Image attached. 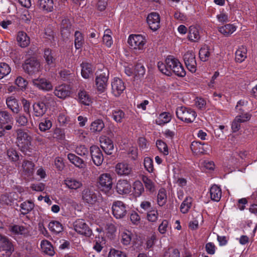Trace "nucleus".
I'll return each mask as SVG.
<instances>
[{"instance_id":"nucleus-1","label":"nucleus","mask_w":257,"mask_h":257,"mask_svg":"<svg viewBox=\"0 0 257 257\" xmlns=\"http://www.w3.org/2000/svg\"><path fill=\"white\" fill-rule=\"evenodd\" d=\"M16 144L22 152H27L31 146L32 138L29 131L18 129L16 132Z\"/></svg>"},{"instance_id":"nucleus-2","label":"nucleus","mask_w":257,"mask_h":257,"mask_svg":"<svg viewBox=\"0 0 257 257\" xmlns=\"http://www.w3.org/2000/svg\"><path fill=\"white\" fill-rule=\"evenodd\" d=\"M176 114L178 119L188 123L193 122L197 116V113L194 109L184 106L176 108Z\"/></svg>"},{"instance_id":"nucleus-3","label":"nucleus","mask_w":257,"mask_h":257,"mask_svg":"<svg viewBox=\"0 0 257 257\" xmlns=\"http://www.w3.org/2000/svg\"><path fill=\"white\" fill-rule=\"evenodd\" d=\"M23 68L28 74L33 75L40 71V64L36 58L32 57L25 60Z\"/></svg>"},{"instance_id":"nucleus-4","label":"nucleus","mask_w":257,"mask_h":257,"mask_svg":"<svg viewBox=\"0 0 257 257\" xmlns=\"http://www.w3.org/2000/svg\"><path fill=\"white\" fill-rule=\"evenodd\" d=\"M13 251L12 244L8 238L0 234V256L9 257Z\"/></svg>"},{"instance_id":"nucleus-5","label":"nucleus","mask_w":257,"mask_h":257,"mask_svg":"<svg viewBox=\"0 0 257 257\" xmlns=\"http://www.w3.org/2000/svg\"><path fill=\"white\" fill-rule=\"evenodd\" d=\"M111 209L113 215L116 219L124 218L127 213L126 205L121 201L113 202Z\"/></svg>"},{"instance_id":"nucleus-6","label":"nucleus","mask_w":257,"mask_h":257,"mask_svg":"<svg viewBox=\"0 0 257 257\" xmlns=\"http://www.w3.org/2000/svg\"><path fill=\"white\" fill-rule=\"evenodd\" d=\"M128 43L132 49L143 50L146 43V40L141 35H131L128 39Z\"/></svg>"},{"instance_id":"nucleus-7","label":"nucleus","mask_w":257,"mask_h":257,"mask_svg":"<svg viewBox=\"0 0 257 257\" xmlns=\"http://www.w3.org/2000/svg\"><path fill=\"white\" fill-rule=\"evenodd\" d=\"M73 228L78 233L85 236L89 237L92 234L91 229L82 219H77L73 223Z\"/></svg>"},{"instance_id":"nucleus-8","label":"nucleus","mask_w":257,"mask_h":257,"mask_svg":"<svg viewBox=\"0 0 257 257\" xmlns=\"http://www.w3.org/2000/svg\"><path fill=\"white\" fill-rule=\"evenodd\" d=\"M183 60L188 70L192 73L195 72L197 63L194 52L192 51H188L186 52L183 55Z\"/></svg>"},{"instance_id":"nucleus-9","label":"nucleus","mask_w":257,"mask_h":257,"mask_svg":"<svg viewBox=\"0 0 257 257\" xmlns=\"http://www.w3.org/2000/svg\"><path fill=\"white\" fill-rule=\"evenodd\" d=\"M98 74L95 78V84L97 90L100 92H103L106 88L108 78V71L104 69Z\"/></svg>"},{"instance_id":"nucleus-10","label":"nucleus","mask_w":257,"mask_h":257,"mask_svg":"<svg viewBox=\"0 0 257 257\" xmlns=\"http://www.w3.org/2000/svg\"><path fill=\"white\" fill-rule=\"evenodd\" d=\"M99 188L105 193L109 191L112 186V180L109 174L104 173L101 174L98 179Z\"/></svg>"},{"instance_id":"nucleus-11","label":"nucleus","mask_w":257,"mask_h":257,"mask_svg":"<svg viewBox=\"0 0 257 257\" xmlns=\"http://www.w3.org/2000/svg\"><path fill=\"white\" fill-rule=\"evenodd\" d=\"M47 100V98L45 97L33 104V109L35 116L42 117L46 112L48 109Z\"/></svg>"},{"instance_id":"nucleus-12","label":"nucleus","mask_w":257,"mask_h":257,"mask_svg":"<svg viewBox=\"0 0 257 257\" xmlns=\"http://www.w3.org/2000/svg\"><path fill=\"white\" fill-rule=\"evenodd\" d=\"M33 85L39 90L49 91L53 89L51 82L45 78L38 77L32 80Z\"/></svg>"},{"instance_id":"nucleus-13","label":"nucleus","mask_w":257,"mask_h":257,"mask_svg":"<svg viewBox=\"0 0 257 257\" xmlns=\"http://www.w3.org/2000/svg\"><path fill=\"white\" fill-rule=\"evenodd\" d=\"M83 200L88 204H94L97 200V195L91 188L86 187L82 192Z\"/></svg>"},{"instance_id":"nucleus-14","label":"nucleus","mask_w":257,"mask_h":257,"mask_svg":"<svg viewBox=\"0 0 257 257\" xmlns=\"http://www.w3.org/2000/svg\"><path fill=\"white\" fill-rule=\"evenodd\" d=\"M90 152L91 159L94 164L97 166H100L104 160L101 151L97 146H92L90 148Z\"/></svg>"},{"instance_id":"nucleus-15","label":"nucleus","mask_w":257,"mask_h":257,"mask_svg":"<svg viewBox=\"0 0 257 257\" xmlns=\"http://www.w3.org/2000/svg\"><path fill=\"white\" fill-rule=\"evenodd\" d=\"M150 28L154 31H157L160 26V18L157 13L150 14L147 19Z\"/></svg>"},{"instance_id":"nucleus-16","label":"nucleus","mask_w":257,"mask_h":257,"mask_svg":"<svg viewBox=\"0 0 257 257\" xmlns=\"http://www.w3.org/2000/svg\"><path fill=\"white\" fill-rule=\"evenodd\" d=\"M125 86L122 80L118 78H114L111 82L112 92L115 96H119L125 90Z\"/></svg>"},{"instance_id":"nucleus-17","label":"nucleus","mask_w":257,"mask_h":257,"mask_svg":"<svg viewBox=\"0 0 257 257\" xmlns=\"http://www.w3.org/2000/svg\"><path fill=\"white\" fill-rule=\"evenodd\" d=\"M117 192L121 195L127 194L131 192V184L125 180H119L116 185Z\"/></svg>"},{"instance_id":"nucleus-18","label":"nucleus","mask_w":257,"mask_h":257,"mask_svg":"<svg viewBox=\"0 0 257 257\" xmlns=\"http://www.w3.org/2000/svg\"><path fill=\"white\" fill-rule=\"evenodd\" d=\"M115 172L119 175L127 176L132 173V168L126 163H119L115 166Z\"/></svg>"},{"instance_id":"nucleus-19","label":"nucleus","mask_w":257,"mask_h":257,"mask_svg":"<svg viewBox=\"0 0 257 257\" xmlns=\"http://www.w3.org/2000/svg\"><path fill=\"white\" fill-rule=\"evenodd\" d=\"M38 8L47 13L51 12L54 9V3L53 0H38L37 2Z\"/></svg>"},{"instance_id":"nucleus-20","label":"nucleus","mask_w":257,"mask_h":257,"mask_svg":"<svg viewBox=\"0 0 257 257\" xmlns=\"http://www.w3.org/2000/svg\"><path fill=\"white\" fill-rule=\"evenodd\" d=\"M72 31L71 24L69 19H64L62 20L61 27L62 36L64 38H68Z\"/></svg>"},{"instance_id":"nucleus-21","label":"nucleus","mask_w":257,"mask_h":257,"mask_svg":"<svg viewBox=\"0 0 257 257\" xmlns=\"http://www.w3.org/2000/svg\"><path fill=\"white\" fill-rule=\"evenodd\" d=\"M101 147L103 151L107 155L112 154L113 144L112 141L108 138H102L100 140Z\"/></svg>"},{"instance_id":"nucleus-22","label":"nucleus","mask_w":257,"mask_h":257,"mask_svg":"<svg viewBox=\"0 0 257 257\" xmlns=\"http://www.w3.org/2000/svg\"><path fill=\"white\" fill-rule=\"evenodd\" d=\"M54 93L58 97L64 99L70 94L69 87L65 85H60L56 87Z\"/></svg>"},{"instance_id":"nucleus-23","label":"nucleus","mask_w":257,"mask_h":257,"mask_svg":"<svg viewBox=\"0 0 257 257\" xmlns=\"http://www.w3.org/2000/svg\"><path fill=\"white\" fill-rule=\"evenodd\" d=\"M17 41L19 45L22 48H26L30 43V39L29 37L23 31L18 32Z\"/></svg>"},{"instance_id":"nucleus-24","label":"nucleus","mask_w":257,"mask_h":257,"mask_svg":"<svg viewBox=\"0 0 257 257\" xmlns=\"http://www.w3.org/2000/svg\"><path fill=\"white\" fill-rule=\"evenodd\" d=\"M6 103L8 108L14 113H18L20 111L21 108L19 105L18 101L14 97H9L6 100Z\"/></svg>"},{"instance_id":"nucleus-25","label":"nucleus","mask_w":257,"mask_h":257,"mask_svg":"<svg viewBox=\"0 0 257 257\" xmlns=\"http://www.w3.org/2000/svg\"><path fill=\"white\" fill-rule=\"evenodd\" d=\"M64 184L70 189L76 190L82 186V183L73 178H67L64 180Z\"/></svg>"},{"instance_id":"nucleus-26","label":"nucleus","mask_w":257,"mask_h":257,"mask_svg":"<svg viewBox=\"0 0 257 257\" xmlns=\"http://www.w3.org/2000/svg\"><path fill=\"white\" fill-rule=\"evenodd\" d=\"M221 190L219 187L216 185H213L210 189V195L211 200L218 202L221 197Z\"/></svg>"},{"instance_id":"nucleus-27","label":"nucleus","mask_w":257,"mask_h":257,"mask_svg":"<svg viewBox=\"0 0 257 257\" xmlns=\"http://www.w3.org/2000/svg\"><path fill=\"white\" fill-rule=\"evenodd\" d=\"M236 28L235 26L232 24H226L224 26L219 27L218 30L219 32L225 37H228L232 34Z\"/></svg>"},{"instance_id":"nucleus-28","label":"nucleus","mask_w":257,"mask_h":257,"mask_svg":"<svg viewBox=\"0 0 257 257\" xmlns=\"http://www.w3.org/2000/svg\"><path fill=\"white\" fill-rule=\"evenodd\" d=\"M247 49L244 46H241L235 52V59L238 63L242 62L246 58Z\"/></svg>"},{"instance_id":"nucleus-29","label":"nucleus","mask_w":257,"mask_h":257,"mask_svg":"<svg viewBox=\"0 0 257 257\" xmlns=\"http://www.w3.org/2000/svg\"><path fill=\"white\" fill-rule=\"evenodd\" d=\"M41 247L42 251L45 254L50 256H53L54 254L55 251L54 248L49 241L47 240H42L41 242Z\"/></svg>"},{"instance_id":"nucleus-30","label":"nucleus","mask_w":257,"mask_h":257,"mask_svg":"<svg viewBox=\"0 0 257 257\" xmlns=\"http://www.w3.org/2000/svg\"><path fill=\"white\" fill-rule=\"evenodd\" d=\"M67 158L70 162L77 167L83 168L85 166L84 161L73 154L69 153L67 155Z\"/></svg>"},{"instance_id":"nucleus-31","label":"nucleus","mask_w":257,"mask_h":257,"mask_svg":"<svg viewBox=\"0 0 257 257\" xmlns=\"http://www.w3.org/2000/svg\"><path fill=\"white\" fill-rule=\"evenodd\" d=\"M34 203L31 200H27L20 205V211L23 215H26L30 212L34 207Z\"/></svg>"},{"instance_id":"nucleus-32","label":"nucleus","mask_w":257,"mask_h":257,"mask_svg":"<svg viewBox=\"0 0 257 257\" xmlns=\"http://www.w3.org/2000/svg\"><path fill=\"white\" fill-rule=\"evenodd\" d=\"M211 53V49L207 45H204L200 49L199 55L202 61L205 62L208 60Z\"/></svg>"},{"instance_id":"nucleus-33","label":"nucleus","mask_w":257,"mask_h":257,"mask_svg":"<svg viewBox=\"0 0 257 257\" xmlns=\"http://www.w3.org/2000/svg\"><path fill=\"white\" fill-rule=\"evenodd\" d=\"M81 75L84 78H88L90 75L93 73V69L92 66L88 63H82L81 65Z\"/></svg>"},{"instance_id":"nucleus-34","label":"nucleus","mask_w":257,"mask_h":257,"mask_svg":"<svg viewBox=\"0 0 257 257\" xmlns=\"http://www.w3.org/2000/svg\"><path fill=\"white\" fill-rule=\"evenodd\" d=\"M171 118L172 116L170 113L164 112L161 113L156 119V122L157 124L162 125L170 122Z\"/></svg>"},{"instance_id":"nucleus-35","label":"nucleus","mask_w":257,"mask_h":257,"mask_svg":"<svg viewBox=\"0 0 257 257\" xmlns=\"http://www.w3.org/2000/svg\"><path fill=\"white\" fill-rule=\"evenodd\" d=\"M205 145L204 143L200 142L194 141L192 143L190 148L191 151L194 153L204 154L206 151L207 148H204L203 146Z\"/></svg>"},{"instance_id":"nucleus-36","label":"nucleus","mask_w":257,"mask_h":257,"mask_svg":"<svg viewBox=\"0 0 257 257\" xmlns=\"http://www.w3.org/2000/svg\"><path fill=\"white\" fill-rule=\"evenodd\" d=\"M44 57L48 65L51 66H54L55 65V58L51 49L47 48L44 50Z\"/></svg>"},{"instance_id":"nucleus-37","label":"nucleus","mask_w":257,"mask_h":257,"mask_svg":"<svg viewBox=\"0 0 257 257\" xmlns=\"http://www.w3.org/2000/svg\"><path fill=\"white\" fill-rule=\"evenodd\" d=\"M49 229L54 233L58 234L63 231V225L57 221H51L48 225Z\"/></svg>"},{"instance_id":"nucleus-38","label":"nucleus","mask_w":257,"mask_h":257,"mask_svg":"<svg viewBox=\"0 0 257 257\" xmlns=\"http://www.w3.org/2000/svg\"><path fill=\"white\" fill-rule=\"evenodd\" d=\"M78 96L80 103L86 105H89L91 100L86 91L80 90L78 94Z\"/></svg>"},{"instance_id":"nucleus-39","label":"nucleus","mask_w":257,"mask_h":257,"mask_svg":"<svg viewBox=\"0 0 257 257\" xmlns=\"http://www.w3.org/2000/svg\"><path fill=\"white\" fill-rule=\"evenodd\" d=\"M200 38L198 30L194 26H190L188 34L189 39L192 42H197Z\"/></svg>"},{"instance_id":"nucleus-40","label":"nucleus","mask_w":257,"mask_h":257,"mask_svg":"<svg viewBox=\"0 0 257 257\" xmlns=\"http://www.w3.org/2000/svg\"><path fill=\"white\" fill-rule=\"evenodd\" d=\"M34 164L30 161L24 160L22 164V168L24 172L28 175L32 174L34 170Z\"/></svg>"},{"instance_id":"nucleus-41","label":"nucleus","mask_w":257,"mask_h":257,"mask_svg":"<svg viewBox=\"0 0 257 257\" xmlns=\"http://www.w3.org/2000/svg\"><path fill=\"white\" fill-rule=\"evenodd\" d=\"M104 124L101 119H97L92 122L90 125V130L92 132H99L104 128Z\"/></svg>"},{"instance_id":"nucleus-42","label":"nucleus","mask_w":257,"mask_h":257,"mask_svg":"<svg viewBox=\"0 0 257 257\" xmlns=\"http://www.w3.org/2000/svg\"><path fill=\"white\" fill-rule=\"evenodd\" d=\"M13 118L12 115L8 111L3 110L0 111V123L6 124L13 121Z\"/></svg>"},{"instance_id":"nucleus-43","label":"nucleus","mask_w":257,"mask_h":257,"mask_svg":"<svg viewBox=\"0 0 257 257\" xmlns=\"http://www.w3.org/2000/svg\"><path fill=\"white\" fill-rule=\"evenodd\" d=\"M192 199L190 197H187L181 204L180 211L183 213H186L191 208Z\"/></svg>"},{"instance_id":"nucleus-44","label":"nucleus","mask_w":257,"mask_h":257,"mask_svg":"<svg viewBox=\"0 0 257 257\" xmlns=\"http://www.w3.org/2000/svg\"><path fill=\"white\" fill-rule=\"evenodd\" d=\"M158 204L160 206L164 205L167 201V195L166 190L164 189L159 190L157 196Z\"/></svg>"},{"instance_id":"nucleus-45","label":"nucleus","mask_w":257,"mask_h":257,"mask_svg":"<svg viewBox=\"0 0 257 257\" xmlns=\"http://www.w3.org/2000/svg\"><path fill=\"white\" fill-rule=\"evenodd\" d=\"M111 32L109 29H106L104 31V35L102 38V41L107 47H110L112 44L113 41L111 37Z\"/></svg>"},{"instance_id":"nucleus-46","label":"nucleus","mask_w":257,"mask_h":257,"mask_svg":"<svg viewBox=\"0 0 257 257\" xmlns=\"http://www.w3.org/2000/svg\"><path fill=\"white\" fill-rule=\"evenodd\" d=\"M52 122L48 118L42 119L39 123V129L41 132H45L52 127Z\"/></svg>"},{"instance_id":"nucleus-47","label":"nucleus","mask_w":257,"mask_h":257,"mask_svg":"<svg viewBox=\"0 0 257 257\" xmlns=\"http://www.w3.org/2000/svg\"><path fill=\"white\" fill-rule=\"evenodd\" d=\"M179 61L172 57H169L166 58V62L167 64V67L168 71H170L171 72V75H172L173 70L175 68V66L177 64V62Z\"/></svg>"},{"instance_id":"nucleus-48","label":"nucleus","mask_w":257,"mask_h":257,"mask_svg":"<svg viewBox=\"0 0 257 257\" xmlns=\"http://www.w3.org/2000/svg\"><path fill=\"white\" fill-rule=\"evenodd\" d=\"M135 194L137 196H140L144 191V188L142 183L140 181H136L133 185Z\"/></svg>"},{"instance_id":"nucleus-49","label":"nucleus","mask_w":257,"mask_h":257,"mask_svg":"<svg viewBox=\"0 0 257 257\" xmlns=\"http://www.w3.org/2000/svg\"><path fill=\"white\" fill-rule=\"evenodd\" d=\"M125 114L120 109H116L112 111V116L113 119L117 122H121L124 117Z\"/></svg>"},{"instance_id":"nucleus-50","label":"nucleus","mask_w":257,"mask_h":257,"mask_svg":"<svg viewBox=\"0 0 257 257\" xmlns=\"http://www.w3.org/2000/svg\"><path fill=\"white\" fill-rule=\"evenodd\" d=\"M173 72L179 77H184L186 75V71L179 61L177 62Z\"/></svg>"},{"instance_id":"nucleus-51","label":"nucleus","mask_w":257,"mask_h":257,"mask_svg":"<svg viewBox=\"0 0 257 257\" xmlns=\"http://www.w3.org/2000/svg\"><path fill=\"white\" fill-rule=\"evenodd\" d=\"M7 156L13 162L17 161L20 158L19 153L13 148H10L7 151Z\"/></svg>"},{"instance_id":"nucleus-52","label":"nucleus","mask_w":257,"mask_h":257,"mask_svg":"<svg viewBox=\"0 0 257 257\" xmlns=\"http://www.w3.org/2000/svg\"><path fill=\"white\" fill-rule=\"evenodd\" d=\"M83 38L82 34L79 31L75 33V46L77 49H79L82 45Z\"/></svg>"},{"instance_id":"nucleus-53","label":"nucleus","mask_w":257,"mask_h":257,"mask_svg":"<svg viewBox=\"0 0 257 257\" xmlns=\"http://www.w3.org/2000/svg\"><path fill=\"white\" fill-rule=\"evenodd\" d=\"M143 181L145 184L146 188L150 192H154L155 190V185L153 181L146 176L143 177Z\"/></svg>"},{"instance_id":"nucleus-54","label":"nucleus","mask_w":257,"mask_h":257,"mask_svg":"<svg viewBox=\"0 0 257 257\" xmlns=\"http://www.w3.org/2000/svg\"><path fill=\"white\" fill-rule=\"evenodd\" d=\"M16 121L17 123H18L20 126H26L28 122V118L26 116H25L24 114H19L16 117Z\"/></svg>"},{"instance_id":"nucleus-55","label":"nucleus","mask_w":257,"mask_h":257,"mask_svg":"<svg viewBox=\"0 0 257 257\" xmlns=\"http://www.w3.org/2000/svg\"><path fill=\"white\" fill-rule=\"evenodd\" d=\"M156 146L158 150L162 152L165 155L168 154V149L166 144L161 140H157L156 142Z\"/></svg>"},{"instance_id":"nucleus-56","label":"nucleus","mask_w":257,"mask_h":257,"mask_svg":"<svg viewBox=\"0 0 257 257\" xmlns=\"http://www.w3.org/2000/svg\"><path fill=\"white\" fill-rule=\"evenodd\" d=\"M132 233L129 231L123 232L121 234V242L124 245H128L132 240Z\"/></svg>"},{"instance_id":"nucleus-57","label":"nucleus","mask_w":257,"mask_h":257,"mask_svg":"<svg viewBox=\"0 0 257 257\" xmlns=\"http://www.w3.org/2000/svg\"><path fill=\"white\" fill-rule=\"evenodd\" d=\"M108 257H127L126 253L121 250L114 248L110 249Z\"/></svg>"},{"instance_id":"nucleus-58","label":"nucleus","mask_w":257,"mask_h":257,"mask_svg":"<svg viewBox=\"0 0 257 257\" xmlns=\"http://www.w3.org/2000/svg\"><path fill=\"white\" fill-rule=\"evenodd\" d=\"M146 72V69L144 65L141 63H138L134 69V73L137 76H143Z\"/></svg>"},{"instance_id":"nucleus-59","label":"nucleus","mask_w":257,"mask_h":257,"mask_svg":"<svg viewBox=\"0 0 257 257\" xmlns=\"http://www.w3.org/2000/svg\"><path fill=\"white\" fill-rule=\"evenodd\" d=\"M144 164L146 170L150 173L153 172L154 170L153 161L150 158H145L144 161Z\"/></svg>"},{"instance_id":"nucleus-60","label":"nucleus","mask_w":257,"mask_h":257,"mask_svg":"<svg viewBox=\"0 0 257 257\" xmlns=\"http://www.w3.org/2000/svg\"><path fill=\"white\" fill-rule=\"evenodd\" d=\"M158 217V213L157 210L153 209L147 213V219L149 221L156 222Z\"/></svg>"},{"instance_id":"nucleus-61","label":"nucleus","mask_w":257,"mask_h":257,"mask_svg":"<svg viewBox=\"0 0 257 257\" xmlns=\"http://www.w3.org/2000/svg\"><path fill=\"white\" fill-rule=\"evenodd\" d=\"M11 231L15 234H23L26 233V228L23 226L15 225L11 227Z\"/></svg>"},{"instance_id":"nucleus-62","label":"nucleus","mask_w":257,"mask_h":257,"mask_svg":"<svg viewBox=\"0 0 257 257\" xmlns=\"http://www.w3.org/2000/svg\"><path fill=\"white\" fill-rule=\"evenodd\" d=\"M165 257H180V252L178 249L170 248L164 254Z\"/></svg>"},{"instance_id":"nucleus-63","label":"nucleus","mask_w":257,"mask_h":257,"mask_svg":"<svg viewBox=\"0 0 257 257\" xmlns=\"http://www.w3.org/2000/svg\"><path fill=\"white\" fill-rule=\"evenodd\" d=\"M141 210L140 212L143 213V210L144 211H147V213L150 211V210H152V207L151 205V203L148 201H143L140 204Z\"/></svg>"},{"instance_id":"nucleus-64","label":"nucleus","mask_w":257,"mask_h":257,"mask_svg":"<svg viewBox=\"0 0 257 257\" xmlns=\"http://www.w3.org/2000/svg\"><path fill=\"white\" fill-rule=\"evenodd\" d=\"M15 83L21 89L25 88L28 85L27 80L21 76L17 77L15 80Z\"/></svg>"}]
</instances>
